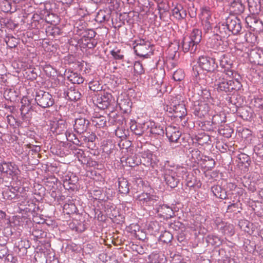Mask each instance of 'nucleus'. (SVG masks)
Listing matches in <instances>:
<instances>
[{
	"label": "nucleus",
	"mask_w": 263,
	"mask_h": 263,
	"mask_svg": "<svg viewBox=\"0 0 263 263\" xmlns=\"http://www.w3.org/2000/svg\"><path fill=\"white\" fill-rule=\"evenodd\" d=\"M240 76H233V78L226 79L223 76L219 77L216 79V86L218 91L224 92H231L233 90H239L241 87L239 81Z\"/></svg>",
	"instance_id": "1"
},
{
	"label": "nucleus",
	"mask_w": 263,
	"mask_h": 263,
	"mask_svg": "<svg viewBox=\"0 0 263 263\" xmlns=\"http://www.w3.org/2000/svg\"><path fill=\"white\" fill-rule=\"evenodd\" d=\"M134 44V49L137 55L147 58L153 53V46L148 41L139 39L135 41Z\"/></svg>",
	"instance_id": "2"
},
{
	"label": "nucleus",
	"mask_w": 263,
	"mask_h": 263,
	"mask_svg": "<svg viewBox=\"0 0 263 263\" xmlns=\"http://www.w3.org/2000/svg\"><path fill=\"white\" fill-rule=\"evenodd\" d=\"M35 100L37 105L43 108L49 107L54 104L52 96L49 92L41 90L36 92Z\"/></svg>",
	"instance_id": "3"
},
{
	"label": "nucleus",
	"mask_w": 263,
	"mask_h": 263,
	"mask_svg": "<svg viewBox=\"0 0 263 263\" xmlns=\"http://www.w3.org/2000/svg\"><path fill=\"white\" fill-rule=\"evenodd\" d=\"M220 66L223 69V72L228 77L233 78V76L238 75L237 73L233 69V61L230 56L228 54H223L221 56L220 60Z\"/></svg>",
	"instance_id": "4"
},
{
	"label": "nucleus",
	"mask_w": 263,
	"mask_h": 263,
	"mask_svg": "<svg viewBox=\"0 0 263 263\" xmlns=\"http://www.w3.org/2000/svg\"><path fill=\"white\" fill-rule=\"evenodd\" d=\"M171 166L168 164H165L164 166L163 176L166 183L172 188L176 187L179 182V178H177L173 172Z\"/></svg>",
	"instance_id": "5"
},
{
	"label": "nucleus",
	"mask_w": 263,
	"mask_h": 263,
	"mask_svg": "<svg viewBox=\"0 0 263 263\" xmlns=\"http://www.w3.org/2000/svg\"><path fill=\"white\" fill-rule=\"evenodd\" d=\"M199 66L207 72H213L218 67L214 58L206 56H200L198 59Z\"/></svg>",
	"instance_id": "6"
},
{
	"label": "nucleus",
	"mask_w": 263,
	"mask_h": 263,
	"mask_svg": "<svg viewBox=\"0 0 263 263\" xmlns=\"http://www.w3.org/2000/svg\"><path fill=\"white\" fill-rule=\"evenodd\" d=\"M136 200L143 206H153L158 200V197L147 193H142L137 196Z\"/></svg>",
	"instance_id": "7"
},
{
	"label": "nucleus",
	"mask_w": 263,
	"mask_h": 263,
	"mask_svg": "<svg viewBox=\"0 0 263 263\" xmlns=\"http://www.w3.org/2000/svg\"><path fill=\"white\" fill-rule=\"evenodd\" d=\"M194 113L196 116L200 118L208 115H213L209 105L204 101H200L198 102V105H195Z\"/></svg>",
	"instance_id": "8"
},
{
	"label": "nucleus",
	"mask_w": 263,
	"mask_h": 263,
	"mask_svg": "<svg viewBox=\"0 0 263 263\" xmlns=\"http://www.w3.org/2000/svg\"><path fill=\"white\" fill-rule=\"evenodd\" d=\"M226 22L229 29L230 31V34L234 35L238 34L241 30L242 26L241 21L237 17H228L226 19Z\"/></svg>",
	"instance_id": "9"
},
{
	"label": "nucleus",
	"mask_w": 263,
	"mask_h": 263,
	"mask_svg": "<svg viewBox=\"0 0 263 263\" xmlns=\"http://www.w3.org/2000/svg\"><path fill=\"white\" fill-rule=\"evenodd\" d=\"M224 38L219 36L218 33L214 34L208 41V44L211 48L219 51H223L225 49L224 45Z\"/></svg>",
	"instance_id": "10"
},
{
	"label": "nucleus",
	"mask_w": 263,
	"mask_h": 263,
	"mask_svg": "<svg viewBox=\"0 0 263 263\" xmlns=\"http://www.w3.org/2000/svg\"><path fill=\"white\" fill-rule=\"evenodd\" d=\"M0 171L11 176H16L20 172L17 165L11 162H4L0 165Z\"/></svg>",
	"instance_id": "11"
},
{
	"label": "nucleus",
	"mask_w": 263,
	"mask_h": 263,
	"mask_svg": "<svg viewBox=\"0 0 263 263\" xmlns=\"http://www.w3.org/2000/svg\"><path fill=\"white\" fill-rule=\"evenodd\" d=\"M166 135L170 141L176 143L181 135L179 127L173 125L168 126L165 128Z\"/></svg>",
	"instance_id": "12"
},
{
	"label": "nucleus",
	"mask_w": 263,
	"mask_h": 263,
	"mask_svg": "<svg viewBox=\"0 0 263 263\" xmlns=\"http://www.w3.org/2000/svg\"><path fill=\"white\" fill-rule=\"evenodd\" d=\"M67 123L63 119L52 121L50 123V129L53 133L62 134L67 128Z\"/></svg>",
	"instance_id": "13"
},
{
	"label": "nucleus",
	"mask_w": 263,
	"mask_h": 263,
	"mask_svg": "<svg viewBox=\"0 0 263 263\" xmlns=\"http://www.w3.org/2000/svg\"><path fill=\"white\" fill-rule=\"evenodd\" d=\"M89 123V121L85 118H80L77 119L75 121L74 128L78 133H83L86 130Z\"/></svg>",
	"instance_id": "14"
},
{
	"label": "nucleus",
	"mask_w": 263,
	"mask_h": 263,
	"mask_svg": "<svg viewBox=\"0 0 263 263\" xmlns=\"http://www.w3.org/2000/svg\"><path fill=\"white\" fill-rule=\"evenodd\" d=\"M191 38L184 37L182 42V47L184 52L190 51L191 53L194 52L196 50L197 44L193 43Z\"/></svg>",
	"instance_id": "15"
},
{
	"label": "nucleus",
	"mask_w": 263,
	"mask_h": 263,
	"mask_svg": "<svg viewBox=\"0 0 263 263\" xmlns=\"http://www.w3.org/2000/svg\"><path fill=\"white\" fill-rule=\"evenodd\" d=\"M158 215L164 219H168L172 217L174 212L172 208L167 205H162L157 209Z\"/></svg>",
	"instance_id": "16"
},
{
	"label": "nucleus",
	"mask_w": 263,
	"mask_h": 263,
	"mask_svg": "<svg viewBox=\"0 0 263 263\" xmlns=\"http://www.w3.org/2000/svg\"><path fill=\"white\" fill-rule=\"evenodd\" d=\"M130 128L136 135L141 136L148 129V125H147L146 123L137 124L134 122L132 124Z\"/></svg>",
	"instance_id": "17"
},
{
	"label": "nucleus",
	"mask_w": 263,
	"mask_h": 263,
	"mask_svg": "<svg viewBox=\"0 0 263 263\" xmlns=\"http://www.w3.org/2000/svg\"><path fill=\"white\" fill-rule=\"evenodd\" d=\"M216 28V33H218L219 36L223 38H227L231 35L230 31L229 29L226 22L219 23Z\"/></svg>",
	"instance_id": "18"
},
{
	"label": "nucleus",
	"mask_w": 263,
	"mask_h": 263,
	"mask_svg": "<svg viewBox=\"0 0 263 263\" xmlns=\"http://www.w3.org/2000/svg\"><path fill=\"white\" fill-rule=\"evenodd\" d=\"M153 154L152 152L147 149L141 153V163L145 166H152Z\"/></svg>",
	"instance_id": "19"
},
{
	"label": "nucleus",
	"mask_w": 263,
	"mask_h": 263,
	"mask_svg": "<svg viewBox=\"0 0 263 263\" xmlns=\"http://www.w3.org/2000/svg\"><path fill=\"white\" fill-rule=\"evenodd\" d=\"M20 110L23 121L25 122L29 121L32 117V109L30 104H23Z\"/></svg>",
	"instance_id": "20"
},
{
	"label": "nucleus",
	"mask_w": 263,
	"mask_h": 263,
	"mask_svg": "<svg viewBox=\"0 0 263 263\" xmlns=\"http://www.w3.org/2000/svg\"><path fill=\"white\" fill-rule=\"evenodd\" d=\"M67 79L73 84H82L84 81L83 77L77 72L68 71L67 72Z\"/></svg>",
	"instance_id": "21"
},
{
	"label": "nucleus",
	"mask_w": 263,
	"mask_h": 263,
	"mask_svg": "<svg viewBox=\"0 0 263 263\" xmlns=\"http://www.w3.org/2000/svg\"><path fill=\"white\" fill-rule=\"evenodd\" d=\"M172 14L177 20H181L186 17V13L181 5L177 4L172 10Z\"/></svg>",
	"instance_id": "22"
},
{
	"label": "nucleus",
	"mask_w": 263,
	"mask_h": 263,
	"mask_svg": "<svg viewBox=\"0 0 263 263\" xmlns=\"http://www.w3.org/2000/svg\"><path fill=\"white\" fill-rule=\"evenodd\" d=\"M173 111L175 118H182L186 115V110L183 104L174 105Z\"/></svg>",
	"instance_id": "23"
},
{
	"label": "nucleus",
	"mask_w": 263,
	"mask_h": 263,
	"mask_svg": "<svg viewBox=\"0 0 263 263\" xmlns=\"http://www.w3.org/2000/svg\"><path fill=\"white\" fill-rule=\"evenodd\" d=\"M211 191L217 198L226 199L227 198V192L218 185H214L211 187Z\"/></svg>",
	"instance_id": "24"
},
{
	"label": "nucleus",
	"mask_w": 263,
	"mask_h": 263,
	"mask_svg": "<svg viewBox=\"0 0 263 263\" xmlns=\"http://www.w3.org/2000/svg\"><path fill=\"white\" fill-rule=\"evenodd\" d=\"M231 10L236 14L242 13L245 10V6L239 0H234L231 4Z\"/></svg>",
	"instance_id": "25"
},
{
	"label": "nucleus",
	"mask_w": 263,
	"mask_h": 263,
	"mask_svg": "<svg viewBox=\"0 0 263 263\" xmlns=\"http://www.w3.org/2000/svg\"><path fill=\"white\" fill-rule=\"evenodd\" d=\"M147 125H148V128H150L149 132L153 135H161L164 133L163 128L157 123L154 122H146Z\"/></svg>",
	"instance_id": "26"
},
{
	"label": "nucleus",
	"mask_w": 263,
	"mask_h": 263,
	"mask_svg": "<svg viewBox=\"0 0 263 263\" xmlns=\"http://www.w3.org/2000/svg\"><path fill=\"white\" fill-rule=\"evenodd\" d=\"M66 96L68 100L76 101L81 98V94L78 89L71 87L67 90Z\"/></svg>",
	"instance_id": "27"
},
{
	"label": "nucleus",
	"mask_w": 263,
	"mask_h": 263,
	"mask_svg": "<svg viewBox=\"0 0 263 263\" xmlns=\"http://www.w3.org/2000/svg\"><path fill=\"white\" fill-rule=\"evenodd\" d=\"M77 208L73 200H69L64 204L63 212L67 215L74 214L77 212Z\"/></svg>",
	"instance_id": "28"
},
{
	"label": "nucleus",
	"mask_w": 263,
	"mask_h": 263,
	"mask_svg": "<svg viewBox=\"0 0 263 263\" xmlns=\"http://www.w3.org/2000/svg\"><path fill=\"white\" fill-rule=\"evenodd\" d=\"M112 100V95L110 93L103 92L100 97V99L99 100H100L99 103L102 104V106L101 107L102 108H107L111 102Z\"/></svg>",
	"instance_id": "29"
},
{
	"label": "nucleus",
	"mask_w": 263,
	"mask_h": 263,
	"mask_svg": "<svg viewBox=\"0 0 263 263\" xmlns=\"http://www.w3.org/2000/svg\"><path fill=\"white\" fill-rule=\"evenodd\" d=\"M172 170H174L173 172H175V174L176 177L179 178V181L181 179H183L184 176H186L187 171L186 168L177 165V166H171Z\"/></svg>",
	"instance_id": "30"
},
{
	"label": "nucleus",
	"mask_w": 263,
	"mask_h": 263,
	"mask_svg": "<svg viewBox=\"0 0 263 263\" xmlns=\"http://www.w3.org/2000/svg\"><path fill=\"white\" fill-rule=\"evenodd\" d=\"M92 124L96 128H101L106 126V119L104 116L93 117L91 119Z\"/></svg>",
	"instance_id": "31"
},
{
	"label": "nucleus",
	"mask_w": 263,
	"mask_h": 263,
	"mask_svg": "<svg viewBox=\"0 0 263 263\" xmlns=\"http://www.w3.org/2000/svg\"><path fill=\"white\" fill-rule=\"evenodd\" d=\"M119 191L121 194H127L129 192V189L128 182L125 178H120L118 181Z\"/></svg>",
	"instance_id": "32"
},
{
	"label": "nucleus",
	"mask_w": 263,
	"mask_h": 263,
	"mask_svg": "<svg viewBox=\"0 0 263 263\" xmlns=\"http://www.w3.org/2000/svg\"><path fill=\"white\" fill-rule=\"evenodd\" d=\"M251 58L253 59V62L259 65L263 64V51H252L250 53Z\"/></svg>",
	"instance_id": "33"
},
{
	"label": "nucleus",
	"mask_w": 263,
	"mask_h": 263,
	"mask_svg": "<svg viewBox=\"0 0 263 263\" xmlns=\"http://www.w3.org/2000/svg\"><path fill=\"white\" fill-rule=\"evenodd\" d=\"M201 31L198 29H194L191 32L190 36H189V38H191L192 41H193V43H195L196 44L198 45L201 40Z\"/></svg>",
	"instance_id": "34"
},
{
	"label": "nucleus",
	"mask_w": 263,
	"mask_h": 263,
	"mask_svg": "<svg viewBox=\"0 0 263 263\" xmlns=\"http://www.w3.org/2000/svg\"><path fill=\"white\" fill-rule=\"evenodd\" d=\"M211 12L210 8L204 7L201 9L200 18L201 21H211Z\"/></svg>",
	"instance_id": "35"
},
{
	"label": "nucleus",
	"mask_w": 263,
	"mask_h": 263,
	"mask_svg": "<svg viewBox=\"0 0 263 263\" xmlns=\"http://www.w3.org/2000/svg\"><path fill=\"white\" fill-rule=\"evenodd\" d=\"M117 103L121 110L127 112L131 107L130 102L128 100L117 99Z\"/></svg>",
	"instance_id": "36"
},
{
	"label": "nucleus",
	"mask_w": 263,
	"mask_h": 263,
	"mask_svg": "<svg viewBox=\"0 0 263 263\" xmlns=\"http://www.w3.org/2000/svg\"><path fill=\"white\" fill-rule=\"evenodd\" d=\"M109 122L118 127L122 124V117L119 115L116 114L113 117H110Z\"/></svg>",
	"instance_id": "37"
},
{
	"label": "nucleus",
	"mask_w": 263,
	"mask_h": 263,
	"mask_svg": "<svg viewBox=\"0 0 263 263\" xmlns=\"http://www.w3.org/2000/svg\"><path fill=\"white\" fill-rule=\"evenodd\" d=\"M173 237L172 234L168 231H166L163 232L160 236V239L161 241L166 243L171 242L173 239Z\"/></svg>",
	"instance_id": "38"
},
{
	"label": "nucleus",
	"mask_w": 263,
	"mask_h": 263,
	"mask_svg": "<svg viewBox=\"0 0 263 263\" xmlns=\"http://www.w3.org/2000/svg\"><path fill=\"white\" fill-rule=\"evenodd\" d=\"M15 197H16V198L18 199L19 201H21L23 203H24L28 198V195L24 189H22V192H20V194L15 195L14 193H13L11 198H15Z\"/></svg>",
	"instance_id": "39"
},
{
	"label": "nucleus",
	"mask_w": 263,
	"mask_h": 263,
	"mask_svg": "<svg viewBox=\"0 0 263 263\" xmlns=\"http://www.w3.org/2000/svg\"><path fill=\"white\" fill-rule=\"evenodd\" d=\"M251 103L255 107L260 109H263V98L255 97L252 100Z\"/></svg>",
	"instance_id": "40"
},
{
	"label": "nucleus",
	"mask_w": 263,
	"mask_h": 263,
	"mask_svg": "<svg viewBox=\"0 0 263 263\" xmlns=\"http://www.w3.org/2000/svg\"><path fill=\"white\" fill-rule=\"evenodd\" d=\"M184 77V72L182 69H178L174 72L173 78L175 81H180L183 79Z\"/></svg>",
	"instance_id": "41"
},
{
	"label": "nucleus",
	"mask_w": 263,
	"mask_h": 263,
	"mask_svg": "<svg viewBox=\"0 0 263 263\" xmlns=\"http://www.w3.org/2000/svg\"><path fill=\"white\" fill-rule=\"evenodd\" d=\"M89 88L93 91H98L100 90V84L98 81H91L89 83Z\"/></svg>",
	"instance_id": "42"
},
{
	"label": "nucleus",
	"mask_w": 263,
	"mask_h": 263,
	"mask_svg": "<svg viewBox=\"0 0 263 263\" xmlns=\"http://www.w3.org/2000/svg\"><path fill=\"white\" fill-rule=\"evenodd\" d=\"M134 69L135 73L141 74L144 72L142 64L141 62L137 61L134 65Z\"/></svg>",
	"instance_id": "43"
},
{
	"label": "nucleus",
	"mask_w": 263,
	"mask_h": 263,
	"mask_svg": "<svg viewBox=\"0 0 263 263\" xmlns=\"http://www.w3.org/2000/svg\"><path fill=\"white\" fill-rule=\"evenodd\" d=\"M74 180H72L71 178H69L68 180L66 179L64 181V186L66 188L73 189L74 187L75 183L77 181V178L74 177Z\"/></svg>",
	"instance_id": "44"
},
{
	"label": "nucleus",
	"mask_w": 263,
	"mask_h": 263,
	"mask_svg": "<svg viewBox=\"0 0 263 263\" xmlns=\"http://www.w3.org/2000/svg\"><path fill=\"white\" fill-rule=\"evenodd\" d=\"M84 155V152L81 149H79L77 153V157L82 163H85L87 162V158Z\"/></svg>",
	"instance_id": "45"
},
{
	"label": "nucleus",
	"mask_w": 263,
	"mask_h": 263,
	"mask_svg": "<svg viewBox=\"0 0 263 263\" xmlns=\"http://www.w3.org/2000/svg\"><path fill=\"white\" fill-rule=\"evenodd\" d=\"M212 123L215 125H220L225 122L224 120H222L220 115H214L212 120Z\"/></svg>",
	"instance_id": "46"
},
{
	"label": "nucleus",
	"mask_w": 263,
	"mask_h": 263,
	"mask_svg": "<svg viewBox=\"0 0 263 263\" xmlns=\"http://www.w3.org/2000/svg\"><path fill=\"white\" fill-rule=\"evenodd\" d=\"M208 159H204V167L207 168V170L211 169L214 167L215 165V161L213 159H210L209 157L207 158Z\"/></svg>",
	"instance_id": "47"
},
{
	"label": "nucleus",
	"mask_w": 263,
	"mask_h": 263,
	"mask_svg": "<svg viewBox=\"0 0 263 263\" xmlns=\"http://www.w3.org/2000/svg\"><path fill=\"white\" fill-rule=\"evenodd\" d=\"M203 29L205 32H208L212 29L211 21H201Z\"/></svg>",
	"instance_id": "48"
},
{
	"label": "nucleus",
	"mask_w": 263,
	"mask_h": 263,
	"mask_svg": "<svg viewBox=\"0 0 263 263\" xmlns=\"http://www.w3.org/2000/svg\"><path fill=\"white\" fill-rule=\"evenodd\" d=\"M252 114L249 112L247 109H243L241 112V116L245 120H249L251 118Z\"/></svg>",
	"instance_id": "49"
},
{
	"label": "nucleus",
	"mask_w": 263,
	"mask_h": 263,
	"mask_svg": "<svg viewBox=\"0 0 263 263\" xmlns=\"http://www.w3.org/2000/svg\"><path fill=\"white\" fill-rule=\"evenodd\" d=\"M111 54L114 57V58L116 59L121 60L123 58V55L121 54L120 50H117V51H115L114 50H112L111 51Z\"/></svg>",
	"instance_id": "50"
},
{
	"label": "nucleus",
	"mask_w": 263,
	"mask_h": 263,
	"mask_svg": "<svg viewBox=\"0 0 263 263\" xmlns=\"http://www.w3.org/2000/svg\"><path fill=\"white\" fill-rule=\"evenodd\" d=\"M191 154L192 157L195 159V161H196V159L198 160L199 158H200V152L198 149H194V150H192Z\"/></svg>",
	"instance_id": "51"
},
{
	"label": "nucleus",
	"mask_w": 263,
	"mask_h": 263,
	"mask_svg": "<svg viewBox=\"0 0 263 263\" xmlns=\"http://www.w3.org/2000/svg\"><path fill=\"white\" fill-rule=\"evenodd\" d=\"M209 140V137L208 135H204L202 137H198V140L200 144H203L204 142L206 143Z\"/></svg>",
	"instance_id": "52"
},
{
	"label": "nucleus",
	"mask_w": 263,
	"mask_h": 263,
	"mask_svg": "<svg viewBox=\"0 0 263 263\" xmlns=\"http://www.w3.org/2000/svg\"><path fill=\"white\" fill-rule=\"evenodd\" d=\"M115 135L117 137L122 138L124 137L125 134L123 132L122 129H121L119 127H118L115 130Z\"/></svg>",
	"instance_id": "53"
},
{
	"label": "nucleus",
	"mask_w": 263,
	"mask_h": 263,
	"mask_svg": "<svg viewBox=\"0 0 263 263\" xmlns=\"http://www.w3.org/2000/svg\"><path fill=\"white\" fill-rule=\"evenodd\" d=\"M26 241L25 240H21L18 242V248H19V250H21L22 248H25L27 249L28 247H29L28 243L26 245ZM27 242L28 243V241H27Z\"/></svg>",
	"instance_id": "54"
},
{
	"label": "nucleus",
	"mask_w": 263,
	"mask_h": 263,
	"mask_svg": "<svg viewBox=\"0 0 263 263\" xmlns=\"http://www.w3.org/2000/svg\"><path fill=\"white\" fill-rule=\"evenodd\" d=\"M88 40H85V41H87ZM89 42H87L86 46L88 48H92L95 47L97 44V42H95L94 40H88Z\"/></svg>",
	"instance_id": "55"
},
{
	"label": "nucleus",
	"mask_w": 263,
	"mask_h": 263,
	"mask_svg": "<svg viewBox=\"0 0 263 263\" xmlns=\"http://www.w3.org/2000/svg\"><path fill=\"white\" fill-rule=\"evenodd\" d=\"M51 30L52 32H51V33H52V34L54 36L56 35H59L61 34V30L58 27H53L51 29Z\"/></svg>",
	"instance_id": "56"
},
{
	"label": "nucleus",
	"mask_w": 263,
	"mask_h": 263,
	"mask_svg": "<svg viewBox=\"0 0 263 263\" xmlns=\"http://www.w3.org/2000/svg\"><path fill=\"white\" fill-rule=\"evenodd\" d=\"M102 12H99L97 16V19L98 20H100V22H102V21L105 20V16L104 15L102 14Z\"/></svg>",
	"instance_id": "57"
},
{
	"label": "nucleus",
	"mask_w": 263,
	"mask_h": 263,
	"mask_svg": "<svg viewBox=\"0 0 263 263\" xmlns=\"http://www.w3.org/2000/svg\"><path fill=\"white\" fill-rule=\"evenodd\" d=\"M228 187L229 188L230 190L234 191L237 189V185L236 184L231 182L228 184Z\"/></svg>",
	"instance_id": "58"
},
{
	"label": "nucleus",
	"mask_w": 263,
	"mask_h": 263,
	"mask_svg": "<svg viewBox=\"0 0 263 263\" xmlns=\"http://www.w3.org/2000/svg\"><path fill=\"white\" fill-rule=\"evenodd\" d=\"M236 190H237L236 193L239 196L242 195L244 193V190L242 188L237 187V189H236Z\"/></svg>",
	"instance_id": "59"
},
{
	"label": "nucleus",
	"mask_w": 263,
	"mask_h": 263,
	"mask_svg": "<svg viewBox=\"0 0 263 263\" xmlns=\"http://www.w3.org/2000/svg\"><path fill=\"white\" fill-rule=\"evenodd\" d=\"M71 136V135L70 133H68V134L67 132L66 133V138H67V140L70 141L72 140V139H70ZM72 136H74L73 135H72Z\"/></svg>",
	"instance_id": "60"
},
{
	"label": "nucleus",
	"mask_w": 263,
	"mask_h": 263,
	"mask_svg": "<svg viewBox=\"0 0 263 263\" xmlns=\"http://www.w3.org/2000/svg\"><path fill=\"white\" fill-rule=\"evenodd\" d=\"M73 0H62L63 3L71 4Z\"/></svg>",
	"instance_id": "61"
},
{
	"label": "nucleus",
	"mask_w": 263,
	"mask_h": 263,
	"mask_svg": "<svg viewBox=\"0 0 263 263\" xmlns=\"http://www.w3.org/2000/svg\"><path fill=\"white\" fill-rule=\"evenodd\" d=\"M26 101H27L28 102H29V100H28L27 98H23V99H22V103L23 104V103H24V102H26Z\"/></svg>",
	"instance_id": "62"
},
{
	"label": "nucleus",
	"mask_w": 263,
	"mask_h": 263,
	"mask_svg": "<svg viewBox=\"0 0 263 263\" xmlns=\"http://www.w3.org/2000/svg\"><path fill=\"white\" fill-rule=\"evenodd\" d=\"M241 156H243V158H245V157L248 158V156L247 155H245V154H242Z\"/></svg>",
	"instance_id": "63"
},
{
	"label": "nucleus",
	"mask_w": 263,
	"mask_h": 263,
	"mask_svg": "<svg viewBox=\"0 0 263 263\" xmlns=\"http://www.w3.org/2000/svg\"><path fill=\"white\" fill-rule=\"evenodd\" d=\"M234 205H235V204H231V205H229L228 206V209H230V208L231 206H234Z\"/></svg>",
	"instance_id": "64"
}]
</instances>
